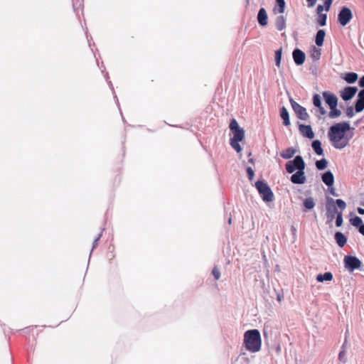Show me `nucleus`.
<instances>
[{"label": "nucleus", "mask_w": 364, "mask_h": 364, "mask_svg": "<svg viewBox=\"0 0 364 364\" xmlns=\"http://www.w3.org/2000/svg\"><path fill=\"white\" fill-rule=\"evenodd\" d=\"M276 27L279 31H283L286 28V18L284 16L280 15L276 18Z\"/></svg>", "instance_id": "obj_19"}, {"label": "nucleus", "mask_w": 364, "mask_h": 364, "mask_svg": "<svg viewBox=\"0 0 364 364\" xmlns=\"http://www.w3.org/2000/svg\"><path fill=\"white\" fill-rule=\"evenodd\" d=\"M329 188H330V189H329L330 193L334 196H338V194L336 193L334 188H333V187H331V188L329 187Z\"/></svg>", "instance_id": "obj_45"}, {"label": "nucleus", "mask_w": 364, "mask_h": 364, "mask_svg": "<svg viewBox=\"0 0 364 364\" xmlns=\"http://www.w3.org/2000/svg\"><path fill=\"white\" fill-rule=\"evenodd\" d=\"M321 49H319L315 46H313L311 48V57L314 60H317L321 58Z\"/></svg>", "instance_id": "obj_27"}, {"label": "nucleus", "mask_w": 364, "mask_h": 364, "mask_svg": "<svg viewBox=\"0 0 364 364\" xmlns=\"http://www.w3.org/2000/svg\"><path fill=\"white\" fill-rule=\"evenodd\" d=\"M355 105V110L356 112H360L364 109V90L359 92Z\"/></svg>", "instance_id": "obj_15"}, {"label": "nucleus", "mask_w": 364, "mask_h": 364, "mask_svg": "<svg viewBox=\"0 0 364 364\" xmlns=\"http://www.w3.org/2000/svg\"><path fill=\"white\" fill-rule=\"evenodd\" d=\"M322 181L328 186L331 187L334 183V176L331 171H328L322 174Z\"/></svg>", "instance_id": "obj_16"}, {"label": "nucleus", "mask_w": 364, "mask_h": 364, "mask_svg": "<svg viewBox=\"0 0 364 364\" xmlns=\"http://www.w3.org/2000/svg\"><path fill=\"white\" fill-rule=\"evenodd\" d=\"M359 232L363 235H364V224L360 226V228H359Z\"/></svg>", "instance_id": "obj_48"}, {"label": "nucleus", "mask_w": 364, "mask_h": 364, "mask_svg": "<svg viewBox=\"0 0 364 364\" xmlns=\"http://www.w3.org/2000/svg\"><path fill=\"white\" fill-rule=\"evenodd\" d=\"M285 166L287 171L289 173H292L296 170H304L305 163L303 158L301 156H296L293 160L287 162Z\"/></svg>", "instance_id": "obj_6"}, {"label": "nucleus", "mask_w": 364, "mask_h": 364, "mask_svg": "<svg viewBox=\"0 0 364 364\" xmlns=\"http://www.w3.org/2000/svg\"><path fill=\"white\" fill-rule=\"evenodd\" d=\"M277 7L274 9V13L283 14L285 9L284 0H276Z\"/></svg>", "instance_id": "obj_26"}, {"label": "nucleus", "mask_w": 364, "mask_h": 364, "mask_svg": "<svg viewBox=\"0 0 364 364\" xmlns=\"http://www.w3.org/2000/svg\"><path fill=\"white\" fill-rule=\"evenodd\" d=\"M357 91L356 87H346L341 91V97L344 101H348L354 97Z\"/></svg>", "instance_id": "obj_10"}, {"label": "nucleus", "mask_w": 364, "mask_h": 364, "mask_svg": "<svg viewBox=\"0 0 364 364\" xmlns=\"http://www.w3.org/2000/svg\"><path fill=\"white\" fill-rule=\"evenodd\" d=\"M311 146L317 155L321 156L323 154V150L321 147V143L319 140L316 139V140L313 141V142L311 144Z\"/></svg>", "instance_id": "obj_23"}, {"label": "nucleus", "mask_w": 364, "mask_h": 364, "mask_svg": "<svg viewBox=\"0 0 364 364\" xmlns=\"http://www.w3.org/2000/svg\"><path fill=\"white\" fill-rule=\"evenodd\" d=\"M323 97L330 108H334L335 106L338 105V98L334 94L329 92H323Z\"/></svg>", "instance_id": "obj_11"}, {"label": "nucleus", "mask_w": 364, "mask_h": 364, "mask_svg": "<svg viewBox=\"0 0 364 364\" xmlns=\"http://www.w3.org/2000/svg\"><path fill=\"white\" fill-rule=\"evenodd\" d=\"M306 1L308 2L309 7L314 6L316 3V0H306Z\"/></svg>", "instance_id": "obj_44"}, {"label": "nucleus", "mask_w": 364, "mask_h": 364, "mask_svg": "<svg viewBox=\"0 0 364 364\" xmlns=\"http://www.w3.org/2000/svg\"><path fill=\"white\" fill-rule=\"evenodd\" d=\"M304 205L307 210L313 209L315 206V203L311 197L307 198L304 201Z\"/></svg>", "instance_id": "obj_28"}, {"label": "nucleus", "mask_w": 364, "mask_h": 364, "mask_svg": "<svg viewBox=\"0 0 364 364\" xmlns=\"http://www.w3.org/2000/svg\"><path fill=\"white\" fill-rule=\"evenodd\" d=\"M343 224V215L342 211L338 213L336 215V225L337 227L341 226Z\"/></svg>", "instance_id": "obj_36"}, {"label": "nucleus", "mask_w": 364, "mask_h": 364, "mask_svg": "<svg viewBox=\"0 0 364 364\" xmlns=\"http://www.w3.org/2000/svg\"><path fill=\"white\" fill-rule=\"evenodd\" d=\"M338 208L341 211L346 208V203L342 199L334 200L332 198L328 197L326 202V216L331 220H333L336 215L338 213L337 210Z\"/></svg>", "instance_id": "obj_4"}, {"label": "nucleus", "mask_w": 364, "mask_h": 364, "mask_svg": "<svg viewBox=\"0 0 364 364\" xmlns=\"http://www.w3.org/2000/svg\"><path fill=\"white\" fill-rule=\"evenodd\" d=\"M230 129L232 136L230 138L231 146L237 152L242 151V148L239 144L245 138V131L241 128L235 119H232L230 123Z\"/></svg>", "instance_id": "obj_3"}, {"label": "nucleus", "mask_w": 364, "mask_h": 364, "mask_svg": "<svg viewBox=\"0 0 364 364\" xmlns=\"http://www.w3.org/2000/svg\"><path fill=\"white\" fill-rule=\"evenodd\" d=\"M267 14L266 12V10L264 8H261L259 10L258 15H257V20L259 23L264 26L267 24Z\"/></svg>", "instance_id": "obj_17"}, {"label": "nucleus", "mask_w": 364, "mask_h": 364, "mask_svg": "<svg viewBox=\"0 0 364 364\" xmlns=\"http://www.w3.org/2000/svg\"><path fill=\"white\" fill-rule=\"evenodd\" d=\"M255 187L264 202H272L274 200L273 192L266 183L258 181L255 183Z\"/></svg>", "instance_id": "obj_5"}, {"label": "nucleus", "mask_w": 364, "mask_h": 364, "mask_svg": "<svg viewBox=\"0 0 364 364\" xmlns=\"http://www.w3.org/2000/svg\"><path fill=\"white\" fill-rule=\"evenodd\" d=\"M280 115L282 119H283V124L286 127L290 125L289 115L287 109L283 107L280 111Z\"/></svg>", "instance_id": "obj_21"}, {"label": "nucleus", "mask_w": 364, "mask_h": 364, "mask_svg": "<svg viewBox=\"0 0 364 364\" xmlns=\"http://www.w3.org/2000/svg\"><path fill=\"white\" fill-rule=\"evenodd\" d=\"M213 274L215 279H219L220 277V272L218 268L214 267L213 269Z\"/></svg>", "instance_id": "obj_38"}, {"label": "nucleus", "mask_w": 364, "mask_h": 364, "mask_svg": "<svg viewBox=\"0 0 364 364\" xmlns=\"http://www.w3.org/2000/svg\"><path fill=\"white\" fill-rule=\"evenodd\" d=\"M333 279V274L330 272H325L324 274H319L316 276V280L318 282H329Z\"/></svg>", "instance_id": "obj_22"}, {"label": "nucleus", "mask_w": 364, "mask_h": 364, "mask_svg": "<svg viewBox=\"0 0 364 364\" xmlns=\"http://www.w3.org/2000/svg\"><path fill=\"white\" fill-rule=\"evenodd\" d=\"M328 161L326 159H321V160L316 161V167L318 170H323L327 167Z\"/></svg>", "instance_id": "obj_31"}, {"label": "nucleus", "mask_w": 364, "mask_h": 364, "mask_svg": "<svg viewBox=\"0 0 364 364\" xmlns=\"http://www.w3.org/2000/svg\"><path fill=\"white\" fill-rule=\"evenodd\" d=\"M278 300H281V297L280 296H278Z\"/></svg>", "instance_id": "obj_53"}, {"label": "nucleus", "mask_w": 364, "mask_h": 364, "mask_svg": "<svg viewBox=\"0 0 364 364\" xmlns=\"http://www.w3.org/2000/svg\"><path fill=\"white\" fill-rule=\"evenodd\" d=\"M109 85H110V87H112V89H113V87H112V84L111 83V82H109Z\"/></svg>", "instance_id": "obj_51"}, {"label": "nucleus", "mask_w": 364, "mask_h": 364, "mask_svg": "<svg viewBox=\"0 0 364 364\" xmlns=\"http://www.w3.org/2000/svg\"><path fill=\"white\" fill-rule=\"evenodd\" d=\"M358 75L355 73H347L343 77L348 83H354L358 80Z\"/></svg>", "instance_id": "obj_25"}, {"label": "nucleus", "mask_w": 364, "mask_h": 364, "mask_svg": "<svg viewBox=\"0 0 364 364\" xmlns=\"http://www.w3.org/2000/svg\"><path fill=\"white\" fill-rule=\"evenodd\" d=\"M102 235V232H100L99 234L98 237L93 242L92 250L97 245V242L100 240V238L101 237Z\"/></svg>", "instance_id": "obj_41"}, {"label": "nucleus", "mask_w": 364, "mask_h": 364, "mask_svg": "<svg viewBox=\"0 0 364 364\" xmlns=\"http://www.w3.org/2000/svg\"><path fill=\"white\" fill-rule=\"evenodd\" d=\"M341 348L342 350L340 351L338 354V360L343 363H346L347 361V358L346 356L345 343L343 344Z\"/></svg>", "instance_id": "obj_33"}, {"label": "nucleus", "mask_w": 364, "mask_h": 364, "mask_svg": "<svg viewBox=\"0 0 364 364\" xmlns=\"http://www.w3.org/2000/svg\"><path fill=\"white\" fill-rule=\"evenodd\" d=\"M325 36L326 32L324 30L321 29L317 31L315 38V43L317 46L320 47L323 46Z\"/></svg>", "instance_id": "obj_18"}, {"label": "nucleus", "mask_w": 364, "mask_h": 364, "mask_svg": "<svg viewBox=\"0 0 364 364\" xmlns=\"http://www.w3.org/2000/svg\"><path fill=\"white\" fill-rule=\"evenodd\" d=\"M296 153V150L292 147L285 149L280 154V156L284 159H289Z\"/></svg>", "instance_id": "obj_24"}, {"label": "nucleus", "mask_w": 364, "mask_h": 364, "mask_svg": "<svg viewBox=\"0 0 364 364\" xmlns=\"http://www.w3.org/2000/svg\"><path fill=\"white\" fill-rule=\"evenodd\" d=\"M332 1H333V0H326V1H325V6H326V11H328V10H329L330 6H331V3H332Z\"/></svg>", "instance_id": "obj_40"}, {"label": "nucleus", "mask_w": 364, "mask_h": 364, "mask_svg": "<svg viewBox=\"0 0 364 364\" xmlns=\"http://www.w3.org/2000/svg\"><path fill=\"white\" fill-rule=\"evenodd\" d=\"M231 222H232V219L230 218H229V220H228V223H229V224H230V223H231Z\"/></svg>", "instance_id": "obj_49"}, {"label": "nucleus", "mask_w": 364, "mask_h": 364, "mask_svg": "<svg viewBox=\"0 0 364 364\" xmlns=\"http://www.w3.org/2000/svg\"><path fill=\"white\" fill-rule=\"evenodd\" d=\"M290 102L292 107L293 110L296 113L298 118L301 120H307L309 118V115L306 112L305 107L300 105L296 102L294 101L292 99L290 100Z\"/></svg>", "instance_id": "obj_9"}, {"label": "nucleus", "mask_w": 364, "mask_h": 364, "mask_svg": "<svg viewBox=\"0 0 364 364\" xmlns=\"http://www.w3.org/2000/svg\"><path fill=\"white\" fill-rule=\"evenodd\" d=\"M313 103L316 107H320V105H322L321 104V98L318 95L316 94L314 95Z\"/></svg>", "instance_id": "obj_35"}, {"label": "nucleus", "mask_w": 364, "mask_h": 364, "mask_svg": "<svg viewBox=\"0 0 364 364\" xmlns=\"http://www.w3.org/2000/svg\"><path fill=\"white\" fill-rule=\"evenodd\" d=\"M282 54V48L275 51V64L278 68H279L281 65Z\"/></svg>", "instance_id": "obj_32"}, {"label": "nucleus", "mask_w": 364, "mask_h": 364, "mask_svg": "<svg viewBox=\"0 0 364 364\" xmlns=\"http://www.w3.org/2000/svg\"><path fill=\"white\" fill-rule=\"evenodd\" d=\"M73 8H74V9H75V8H76V4L75 3H73Z\"/></svg>", "instance_id": "obj_50"}, {"label": "nucleus", "mask_w": 364, "mask_h": 364, "mask_svg": "<svg viewBox=\"0 0 364 364\" xmlns=\"http://www.w3.org/2000/svg\"><path fill=\"white\" fill-rule=\"evenodd\" d=\"M358 213L360 214V215H364V209L362 208H358Z\"/></svg>", "instance_id": "obj_47"}, {"label": "nucleus", "mask_w": 364, "mask_h": 364, "mask_svg": "<svg viewBox=\"0 0 364 364\" xmlns=\"http://www.w3.org/2000/svg\"><path fill=\"white\" fill-rule=\"evenodd\" d=\"M299 129L304 136L307 137L310 139L314 137V133L310 125L300 124L299 126Z\"/></svg>", "instance_id": "obj_14"}, {"label": "nucleus", "mask_w": 364, "mask_h": 364, "mask_svg": "<svg viewBox=\"0 0 364 364\" xmlns=\"http://www.w3.org/2000/svg\"><path fill=\"white\" fill-rule=\"evenodd\" d=\"M353 16L351 10L346 6H343L338 14V21L342 26H345L350 23Z\"/></svg>", "instance_id": "obj_7"}, {"label": "nucleus", "mask_w": 364, "mask_h": 364, "mask_svg": "<svg viewBox=\"0 0 364 364\" xmlns=\"http://www.w3.org/2000/svg\"><path fill=\"white\" fill-rule=\"evenodd\" d=\"M350 222L353 226L359 228H360V226L363 225L362 219L358 216H355L354 218H351Z\"/></svg>", "instance_id": "obj_29"}, {"label": "nucleus", "mask_w": 364, "mask_h": 364, "mask_svg": "<svg viewBox=\"0 0 364 364\" xmlns=\"http://www.w3.org/2000/svg\"><path fill=\"white\" fill-rule=\"evenodd\" d=\"M335 240L338 245L341 247H343L347 242L346 237L341 232H337L335 234Z\"/></svg>", "instance_id": "obj_20"}, {"label": "nucleus", "mask_w": 364, "mask_h": 364, "mask_svg": "<svg viewBox=\"0 0 364 364\" xmlns=\"http://www.w3.org/2000/svg\"><path fill=\"white\" fill-rule=\"evenodd\" d=\"M243 344L251 353L259 352L262 346L260 333L257 329L248 330L244 333Z\"/></svg>", "instance_id": "obj_2"}, {"label": "nucleus", "mask_w": 364, "mask_h": 364, "mask_svg": "<svg viewBox=\"0 0 364 364\" xmlns=\"http://www.w3.org/2000/svg\"><path fill=\"white\" fill-rule=\"evenodd\" d=\"M346 114L349 118H352L354 116V109L352 106L348 107L346 109Z\"/></svg>", "instance_id": "obj_37"}, {"label": "nucleus", "mask_w": 364, "mask_h": 364, "mask_svg": "<svg viewBox=\"0 0 364 364\" xmlns=\"http://www.w3.org/2000/svg\"><path fill=\"white\" fill-rule=\"evenodd\" d=\"M326 19H327L326 14H318V18L317 19V22L321 26H323L326 23Z\"/></svg>", "instance_id": "obj_34"}, {"label": "nucleus", "mask_w": 364, "mask_h": 364, "mask_svg": "<svg viewBox=\"0 0 364 364\" xmlns=\"http://www.w3.org/2000/svg\"><path fill=\"white\" fill-rule=\"evenodd\" d=\"M345 267L350 272L360 268L361 262L354 256H346L343 259Z\"/></svg>", "instance_id": "obj_8"}, {"label": "nucleus", "mask_w": 364, "mask_h": 364, "mask_svg": "<svg viewBox=\"0 0 364 364\" xmlns=\"http://www.w3.org/2000/svg\"><path fill=\"white\" fill-rule=\"evenodd\" d=\"M351 128L348 122H343L331 126L328 136L333 146L337 149H343L349 143L353 135L346 134V132Z\"/></svg>", "instance_id": "obj_1"}, {"label": "nucleus", "mask_w": 364, "mask_h": 364, "mask_svg": "<svg viewBox=\"0 0 364 364\" xmlns=\"http://www.w3.org/2000/svg\"><path fill=\"white\" fill-rule=\"evenodd\" d=\"M292 56L294 63L297 65H301L304 63L306 55L299 48L294 49L292 53Z\"/></svg>", "instance_id": "obj_12"}, {"label": "nucleus", "mask_w": 364, "mask_h": 364, "mask_svg": "<svg viewBox=\"0 0 364 364\" xmlns=\"http://www.w3.org/2000/svg\"><path fill=\"white\" fill-rule=\"evenodd\" d=\"M291 181L294 184H303L306 181V176L304 170L297 171L295 173L291 175Z\"/></svg>", "instance_id": "obj_13"}, {"label": "nucleus", "mask_w": 364, "mask_h": 364, "mask_svg": "<svg viewBox=\"0 0 364 364\" xmlns=\"http://www.w3.org/2000/svg\"><path fill=\"white\" fill-rule=\"evenodd\" d=\"M330 109H331V111L328 113V117L331 119H335L341 114V110L337 109V106H335L334 108H330Z\"/></svg>", "instance_id": "obj_30"}, {"label": "nucleus", "mask_w": 364, "mask_h": 364, "mask_svg": "<svg viewBox=\"0 0 364 364\" xmlns=\"http://www.w3.org/2000/svg\"><path fill=\"white\" fill-rule=\"evenodd\" d=\"M324 7L323 5H318L316 11L318 14H322V11H323Z\"/></svg>", "instance_id": "obj_43"}, {"label": "nucleus", "mask_w": 364, "mask_h": 364, "mask_svg": "<svg viewBox=\"0 0 364 364\" xmlns=\"http://www.w3.org/2000/svg\"><path fill=\"white\" fill-rule=\"evenodd\" d=\"M359 85L360 87H364V76L360 77V79L359 80Z\"/></svg>", "instance_id": "obj_46"}, {"label": "nucleus", "mask_w": 364, "mask_h": 364, "mask_svg": "<svg viewBox=\"0 0 364 364\" xmlns=\"http://www.w3.org/2000/svg\"><path fill=\"white\" fill-rule=\"evenodd\" d=\"M294 232H296V229L294 228H292Z\"/></svg>", "instance_id": "obj_52"}, {"label": "nucleus", "mask_w": 364, "mask_h": 364, "mask_svg": "<svg viewBox=\"0 0 364 364\" xmlns=\"http://www.w3.org/2000/svg\"><path fill=\"white\" fill-rule=\"evenodd\" d=\"M247 173L249 179L252 180L253 178V177L255 176V173H254L253 169L251 167H248L247 168Z\"/></svg>", "instance_id": "obj_39"}, {"label": "nucleus", "mask_w": 364, "mask_h": 364, "mask_svg": "<svg viewBox=\"0 0 364 364\" xmlns=\"http://www.w3.org/2000/svg\"><path fill=\"white\" fill-rule=\"evenodd\" d=\"M317 108L318 109V112L321 115H324L326 113V111L325 110L322 105H320V107H318Z\"/></svg>", "instance_id": "obj_42"}]
</instances>
